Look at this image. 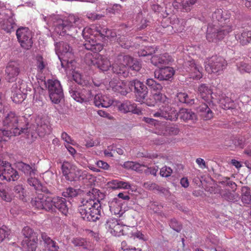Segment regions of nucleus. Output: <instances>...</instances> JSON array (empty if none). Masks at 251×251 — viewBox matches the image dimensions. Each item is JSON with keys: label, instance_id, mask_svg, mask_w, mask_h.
Returning <instances> with one entry per match:
<instances>
[{"label": "nucleus", "instance_id": "nucleus-1", "mask_svg": "<svg viewBox=\"0 0 251 251\" xmlns=\"http://www.w3.org/2000/svg\"><path fill=\"white\" fill-rule=\"evenodd\" d=\"M82 35L85 41L84 46L87 50L95 52L100 51L103 48V45L98 43L97 38L114 37L115 33L113 34L111 31L107 28H103L100 25H92L90 26L85 27L82 31Z\"/></svg>", "mask_w": 251, "mask_h": 251}, {"label": "nucleus", "instance_id": "nucleus-2", "mask_svg": "<svg viewBox=\"0 0 251 251\" xmlns=\"http://www.w3.org/2000/svg\"><path fill=\"white\" fill-rule=\"evenodd\" d=\"M96 191L97 189H93L92 192L87 193L81 201L82 204L78 208L81 218L86 221H96L100 216L101 208L100 201L96 198H91V195H94V193Z\"/></svg>", "mask_w": 251, "mask_h": 251}, {"label": "nucleus", "instance_id": "nucleus-3", "mask_svg": "<svg viewBox=\"0 0 251 251\" xmlns=\"http://www.w3.org/2000/svg\"><path fill=\"white\" fill-rule=\"evenodd\" d=\"M2 124L5 129H0V141L5 140L4 137L19 135L25 130L21 122V118L14 112L10 111L5 114Z\"/></svg>", "mask_w": 251, "mask_h": 251}, {"label": "nucleus", "instance_id": "nucleus-4", "mask_svg": "<svg viewBox=\"0 0 251 251\" xmlns=\"http://www.w3.org/2000/svg\"><path fill=\"white\" fill-rule=\"evenodd\" d=\"M82 20L77 16L70 15L66 19H58L54 23V30L59 35H67L68 40L74 42L77 32L76 28H81Z\"/></svg>", "mask_w": 251, "mask_h": 251}, {"label": "nucleus", "instance_id": "nucleus-5", "mask_svg": "<svg viewBox=\"0 0 251 251\" xmlns=\"http://www.w3.org/2000/svg\"><path fill=\"white\" fill-rule=\"evenodd\" d=\"M232 30L233 27L230 25L208 26L206 38L209 43L218 44L227 36Z\"/></svg>", "mask_w": 251, "mask_h": 251}, {"label": "nucleus", "instance_id": "nucleus-6", "mask_svg": "<svg viewBox=\"0 0 251 251\" xmlns=\"http://www.w3.org/2000/svg\"><path fill=\"white\" fill-rule=\"evenodd\" d=\"M153 97L157 102H162L165 106L162 105V107L163 108L153 113V116L154 117H159L167 120L176 121L178 118L177 111L169 106H166L169 100L166 96L158 93L155 94Z\"/></svg>", "mask_w": 251, "mask_h": 251}, {"label": "nucleus", "instance_id": "nucleus-7", "mask_svg": "<svg viewBox=\"0 0 251 251\" xmlns=\"http://www.w3.org/2000/svg\"><path fill=\"white\" fill-rule=\"evenodd\" d=\"M132 61V57L129 55L123 54H119L112 64L113 73L126 76L127 75L126 72L127 67L130 64Z\"/></svg>", "mask_w": 251, "mask_h": 251}, {"label": "nucleus", "instance_id": "nucleus-8", "mask_svg": "<svg viewBox=\"0 0 251 251\" xmlns=\"http://www.w3.org/2000/svg\"><path fill=\"white\" fill-rule=\"evenodd\" d=\"M48 88L50 100L54 103L60 102L63 97V92L61 84L58 80L49 79L45 83Z\"/></svg>", "mask_w": 251, "mask_h": 251}, {"label": "nucleus", "instance_id": "nucleus-9", "mask_svg": "<svg viewBox=\"0 0 251 251\" xmlns=\"http://www.w3.org/2000/svg\"><path fill=\"white\" fill-rule=\"evenodd\" d=\"M71 97L76 101L82 103L86 102L92 100L93 95L90 86L83 88L71 89L70 91Z\"/></svg>", "mask_w": 251, "mask_h": 251}, {"label": "nucleus", "instance_id": "nucleus-10", "mask_svg": "<svg viewBox=\"0 0 251 251\" xmlns=\"http://www.w3.org/2000/svg\"><path fill=\"white\" fill-rule=\"evenodd\" d=\"M31 205L39 210L46 211L52 210V198L45 196L43 194H38L31 201Z\"/></svg>", "mask_w": 251, "mask_h": 251}, {"label": "nucleus", "instance_id": "nucleus-11", "mask_svg": "<svg viewBox=\"0 0 251 251\" xmlns=\"http://www.w3.org/2000/svg\"><path fill=\"white\" fill-rule=\"evenodd\" d=\"M19 177L18 172L11 167L9 163L0 161V179L15 181Z\"/></svg>", "mask_w": 251, "mask_h": 251}, {"label": "nucleus", "instance_id": "nucleus-12", "mask_svg": "<svg viewBox=\"0 0 251 251\" xmlns=\"http://www.w3.org/2000/svg\"><path fill=\"white\" fill-rule=\"evenodd\" d=\"M16 36L21 47L25 50L30 49L33 44L31 31L27 27H20L16 31Z\"/></svg>", "mask_w": 251, "mask_h": 251}, {"label": "nucleus", "instance_id": "nucleus-13", "mask_svg": "<svg viewBox=\"0 0 251 251\" xmlns=\"http://www.w3.org/2000/svg\"><path fill=\"white\" fill-rule=\"evenodd\" d=\"M59 52L62 56L59 57L62 67H66V65L71 64L74 61V55L73 52L72 48L69 45L64 42L59 43L58 44Z\"/></svg>", "mask_w": 251, "mask_h": 251}, {"label": "nucleus", "instance_id": "nucleus-14", "mask_svg": "<svg viewBox=\"0 0 251 251\" xmlns=\"http://www.w3.org/2000/svg\"><path fill=\"white\" fill-rule=\"evenodd\" d=\"M226 65V60L221 56H212L205 66V70L209 74L220 73Z\"/></svg>", "mask_w": 251, "mask_h": 251}, {"label": "nucleus", "instance_id": "nucleus-15", "mask_svg": "<svg viewBox=\"0 0 251 251\" xmlns=\"http://www.w3.org/2000/svg\"><path fill=\"white\" fill-rule=\"evenodd\" d=\"M92 176L86 171L81 170L77 167L75 166L73 169L72 173H71L69 176H68V180L75 181L82 180L84 183H87L88 179H91Z\"/></svg>", "mask_w": 251, "mask_h": 251}, {"label": "nucleus", "instance_id": "nucleus-16", "mask_svg": "<svg viewBox=\"0 0 251 251\" xmlns=\"http://www.w3.org/2000/svg\"><path fill=\"white\" fill-rule=\"evenodd\" d=\"M128 85L131 86V90L134 88L135 93L140 98V100L145 99L147 96L148 88L141 81L134 79L129 82Z\"/></svg>", "mask_w": 251, "mask_h": 251}, {"label": "nucleus", "instance_id": "nucleus-17", "mask_svg": "<svg viewBox=\"0 0 251 251\" xmlns=\"http://www.w3.org/2000/svg\"><path fill=\"white\" fill-rule=\"evenodd\" d=\"M106 228L114 236H119L123 234V227L119 221L115 218L109 219L105 225Z\"/></svg>", "mask_w": 251, "mask_h": 251}, {"label": "nucleus", "instance_id": "nucleus-18", "mask_svg": "<svg viewBox=\"0 0 251 251\" xmlns=\"http://www.w3.org/2000/svg\"><path fill=\"white\" fill-rule=\"evenodd\" d=\"M198 93L201 98L206 102H213L216 95L213 93L211 87H209L205 84H201L198 87Z\"/></svg>", "mask_w": 251, "mask_h": 251}, {"label": "nucleus", "instance_id": "nucleus-19", "mask_svg": "<svg viewBox=\"0 0 251 251\" xmlns=\"http://www.w3.org/2000/svg\"><path fill=\"white\" fill-rule=\"evenodd\" d=\"M175 74V70L172 67H166L158 70L154 72V77L160 80H167L173 77Z\"/></svg>", "mask_w": 251, "mask_h": 251}, {"label": "nucleus", "instance_id": "nucleus-20", "mask_svg": "<svg viewBox=\"0 0 251 251\" xmlns=\"http://www.w3.org/2000/svg\"><path fill=\"white\" fill-rule=\"evenodd\" d=\"M52 209L53 206L58 209L64 215L66 216L68 213V208L65 198L61 197L52 198Z\"/></svg>", "mask_w": 251, "mask_h": 251}, {"label": "nucleus", "instance_id": "nucleus-21", "mask_svg": "<svg viewBox=\"0 0 251 251\" xmlns=\"http://www.w3.org/2000/svg\"><path fill=\"white\" fill-rule=\"evenodd\" d=\"M114 101L112 99L106 95L100 94L96 95L94 99V103L97 107H108L111 106Z\"/></svg>", "mask_w": 251, "mask_h": 251}, {"label": "nucleus", "instance_id": "nucleus-22", "mask_svg": "<svg viewBox=\"0 0 251 251\" xmlns=\"http://www.w3.org/2000/svg\"><path fill=\"white\" fill-rule=\"evenodd\" d=\"M151 63L156 66L167 65L172 61V57L168 53L153 55L151 59Z\"/></svg>", "mask_w": 251, "mask_h": 251}, {"label": "nucleus", "instance_id": "nucleus-23", "mask_svg": "<svg viewBox=\"0 0 251 251\" xmlns=\"http://www.w3.org/2000/svg\"><path fill=\"white\" fill-rule=\"evenodd\" d=\"M179 132V129L176 125L165 126L162 124L160 126V129L155 131V133L160 135H177Z\"/></svg>", "mask_w": 251, "mask_h": 251}, {"label": "nucleus", "instance_id": "nucleus-24", "mask_svg": "<svg viewBox=\"0 0 251 251\" xmlns=\"http://www.w3.org/2000/svg\"><path fill=\"white\" fill-rule=\"evenodd\" d=\"M187 65L189 66L187 71L190 74L191 77L196 80H199L202 77V75L201 72L202 68L197 65L194 60L187 62Z\"/></svg>", "mask_w": 251, "mask_h": 251}, {"label": "nucleus", "instance_id": "nucleus-25", "mask_svg": "<svg viewBox=\"0 0 251 251\" xmlns=\"http://www.w3.org/2000/svg\"><path fill=\"white\" fill-rule=\"evenodd\" d=\"M197 111L199 116L203 120H209L213 117V113L205 103H202L197 108Z\"/></svg>", "mask_w": 251, "mask_h": 251}, {"label": "nucleus", "instance_id": "nucleus-26", "mask_svg": "<svg viewBox=\"0 0 251 251\" xmlns=\"http://www.w3.org/2000/svg\"><path fill=\"white\" fill-rule=\"evenodd\" d=\"M95 57L97 59L95 65L102 71H107L112 66L109 60L104 56L96 54Z\"/></svg>", "mask_w": 251, "mask_h": 251}, {"label": "nucleus", "instance_id": "nucleus-27", "mask_svg": "<svg viewBox=\"0 0 251 251\" xmlns=\"http://www.w3.org/2000/svg\"><path fill=\"white\" fill-rule=\"evenodd\" d=\"M214 102L219 103L220 106L224 109H233L234 107L233 100L224 94L219 96L218 98L216 96Z\"/></svg>", "mask_w": 251, "mask_h": 251}, {"label": "nucleus", "instance_id": "nucleus-28", "mask_svg": "<svg viewBox=\"0 0 251 251\" xmlns=\"http://www.w3.org/2000/svg\"><path fill=\"white\" fill-rule=\"evenodd\" d=\"M41 237L45 248L49 251H59V247L56 242L52 240L45 232H42Z\"/></svg>", "mask_w": 251, "mask_h": 251}, {"label": "nucleus", "instance_id": "nucleus-29", "mask_svg": "<svg viewBox=\"0 0 251 251\" xmlns=\"http://www.w3.org/2000/svg\"><path fill=\"white\" fill-rule=\"evenodd\" d=\"M20 69L17 65L9 64L5 69L6 79L9 82H13L18 75Z\"/></svg>", "mask_w": 251, "mask_h": 251}, {"label": "nucleus", "instance_id": "nucleus-30", "mask_svg": "<svg viewBox=\"0 0 251 251\" xmlns=\"http://www.w3.org/2000/svg\"><path fill=\"white\" fill-rule=\"evenodd\" d=\"M230 17V13L227 10H223L222 9H217L212 14V19L222 23L228 20Z\"/></svg>", "mask_w": 251, "mask_h": 251}, {"label": "nucleus", "instance_id": "nucleus-31", "mask_svg": "<svg viewBox=\"0 0 251 251\" xmlns=\"http://www.w3.org/2000/svg\"><path fill=\"white\" fill-rule=\"evenodd\" d=\"M38 237L33 239H24L22 242V246L26 251H35L37 247Z\"/></svg>", "mask_w": 251, "mask_h": 251}, {"label": "nucleus", "instance_id": "nucleus-32", "mask_svg": "<svg viewBox=\"0 0 251 251\" xmlns=\"http://www.w3.org/2000/svg\"><path fill=\"white\" fill-rule=\"evenodd\" d=\"M22 87L17 89V84L16 83L12 87L13 101L15 103L21 102L25 99L24 92L21 90Z\"/></svg>", "mask_w": 251, "mask_h": 251}, {"label": "nucleus", "instance_id": "nucleus-33", "mask_svg": "<svg viewBox=\"0 0 251 251\" xmlns=\"http://www.w3.org/2000/svg\"><path fill=\"white\" fill-rule=\"evenodd\" d=\"M177 113L178 117L185 122L193 120L196 118L195 114L191 109L182 108Z\"/></svg>", "mask_w": 251, "mask_h": 251}, {"label": "nucleus", "instance_id": "nucleus-34", "mask_svg": "<svg viewBox=\"0 0 251 251\" xmlns=\"http://www.w3.org/2000/svg\"><path fill=\"white\" fill-rule=\"evenodd\" d=\"M136 107V105L135 103L128 100L120 103L118 105V109L125 113L130 112H133L135 110Z\"/></svg>", "mask_w": 251, "mask_h": 251}, {"label": "nucleus", "instance_id": "nucleus-35", "mask_svg": "<svg viewBox=\"0 0 251 251\" xmlns=\"http://www.w3.org/2000/svg\"><path fill=\"white\" fill-rule=\"evenodd\" d=\"M124 166L127 169H131L138 172H142L144 169L147 167V166L143 164H140L136 162L127 161L125 162Z\"/></svg>", "mask_w": 251, "mask_h": 251}, {"label": "nucleus", "instance_id": "nucleus-36", "mask_svg": "<svg viewBox=\"0 0 251 251\" xmlns=\"http://www.w3.org/2000/svg\"><path fill=\"white\" fill-rule=\"evenodd\" d=\"M236 38L243 46L247 45L251 43V30L244 31Z\"/></svg>", "mask_w": 251, "mask_h": 251}, {"label": "nucleus", "instance_id": "nucleus-37", "mask_svg": "<svg viewBox=\"0 0 251 251\" xmlns=\"http://www.w3.org/2000/svg\"><path fill=\"white\" fill-rule=\"evenodd\" d=\"M36 61L35 65L37 67V71L39 73H42L43 71L48 65L46 60L41 55H37L35 59Z\"/></svg>", "mask_w": 251, "mask_h": 251}, {"label": "nucleus", "instance_id": "nucleus-38", "mask_svg": "<svg viewBox=\"0 0 251 251\" xmlns=\"http://www.w3.org/2000/svg\"><path fill=\"white\" fill-rule=\"evenodd\" d=\"M197 0H175V3L180 4L183 11L188 12Z\"/></svg>", "mask_w": 251, "mask_h": 251}, {"label": "nucleus", "instance_id": "nucleus-39", "mask_svg": "<svg viewBox=\"0 0 251 251\" xmlns=\"http://www.w3.org/2000/svg\"><path fill=\"white\" fill-rule=\"evenodd\" d=\"M242 201L248 204H251V195L250 189L248 187H243L242 188Z\"/></svg>", "mask_w": 251, "mask_h": 251}, {"label": "nucleus", "instance_id": "nucleus-40", "mask_svg": "<svg viewBox=\"0 0 251 251\" xmlns=\"http://www.w3.org/2000/svg\"><path fill=\"white\" fill-rule=\"evenodd\" d=\"M178 100L181 103L192 104L194 103V99L189 97L187 93L179 92L176 95Z\"/></svg>", "mask_w": 251, "mask_h": 251}, {"label": "nucleus", "instance_id": "nucleus-41", "mask_svg": "<svg viewBox=\"0 0 251 251\" xmlns=\"http://www.w3.org/2000/svg\"><path fill=\"white\" fill-rule=\"evenodd\" d=\"M75 166L68 162H64L62 165V173L67 180H68V176H69L71 173H72L73 169Z\"/></svg>", "mask_w": 251, "mask_h": 251}, {"label": "nucleus", "instance_id": "nucleus-42", "mask_svg": "<svg viewBox=\"0 0 251 251\" xmlns=\"http://www.w3.org/2000/svg\"><path fill=\"white\" fill-rule=\"evenodd\" d=\"M146 84L150 89L154 91H160L162 89L161 84L157 82L152 78L147 79Z\"/></svg>", "mask_w": 251, "mask_h": 251}, {"label": "nucleus", "instance_id": "nucleus-43", "mask_svg": "<svg viewBox=\"0 0 251 251\" xmlns=\"http://www.w3.org/2000/svg\"><path fill=\"white\" fill-rule=\"evenodd\" d=\"M18 167L19 169L23 172L25 174L31 176L34 174V170L32 169L31 167L27 164L19 162L18 164Z\"/></svg>", "mask_w": 251, "mask_h": 251}, {"label": "nucleus", "instance_id": "nucleus-44", "mask_svg": "<svg viewBox=\"0 0 251 251\" xmlns=\"http://www.w3.org/2000/svg\"><path fill=\"white\" fill-rule=\"evenodd\" d=\"M22 233L25 237L24 239H33V237H38L36 233L28 226L25 227L22 230Z\"/></svg>", "mask_w": 251, "mask_h": 251}, {"label": "nucleus", "instance_id": "nucleus-45", "mask_svg": "<svg viewBox=\"0 0 251 251\" xmlns=\"http://www.w3.org/2000/svg\"><path fill=\"white\" fill-rule=\"evenodd\" d=\"M117 91L122 95H126L130 91H131V86L127 85L124 82L122 83L121 85H117L116 87Z\"/></svg>", "mask_w": 251, "mask_h": 251}, {"label": "nucleus", "instance_id": "nucleus-46", "mask_svg": "<svg viewBox=\"0 0 251 251\" xmlns=\"http://www.w3.org/2000/svg\"><path fill=\"white\" fill-rule=\"evenodd\" d=\"M13 191L17 197L20 199L24 200L25 196V192L22 185H17L13 189Z\"/></svg>", "mask_w": 251, "mask_h": 251}, {"label": "nucleus", "instance_id": "nucleus-47", "mask_svg": "<svg viewBox=\"0 0 251 251\" xmlns=\"http://www.w3.org/2000/svg\"><path fill=\"white\" fill-rule=\"evenodd\" d=\"M221 195L223 198L228 201H235L237 197L234 193L230 192L229 190H222L221 192Z\"/></svg>", "mask_w": 251, "mask_h": 251}, {"label": "nucleus", "instance_id": "nucleus-48", "mask_svg": "<svg viewBox=\"0 0 251 251\" xmlns=\"http://www.w3.org/2000/svg\"><path fill=\"white\" fill-rule=\"evenodd\" d=\"M238 70L241 73H250L251 72V66L244 62H240L237 65Z\"/></svg>", "mask_w": 251, "mask_h": 251}, {"label": "nucleus", "instance_id": "nucleus-49", "mask_svg": "<svg viewBox=\"0 0 251 251\" xmlns=\"http://www.w3.org/2000/svg\"><path fill=\"white\" fill-rule=\"evenodd\" d=\"M94 52V54H93L92 53L88 52L85 54V61L86 64L88 65H95L96 58L95 57V55L97 54V52Z\"/></svg>", "mask_w": 251, "mask_h": 251}, {"label": "nucleus", "instance_id": "nucleus-50", "mask_svg": "<svg viewBox=\"0 0 251 251\" xmlns=\"http://www.w3.org/2000/svg\"><path fill=\"white\" fill-rule=\"evenodd\" d=\"M155 52L154 48L152 47H146L145 49L138 51L139 56H146L151 55Z\"/></svg>", "mask_w": 251, "mask_h": 251}, {"label": "nucleus", "instance_id": "nucleus-51", "mask_svg": "<svg viewBox=\"0 0 251 251\" xmlns=\"http://www.w3.org/2000/svg\"><path fill=\"white\" fill-rule=\"evenodd\" d=\"M72 243L75 247H82L83 248L87 247V243L83 238L79 237L73 238Z\"/></svg>", "mask_w": 251, "mask_h": 251}, {"label": "nucleus", "instance_id": "nucleus-52", "mask_svg": "<svg viewBox=\"0 0 251 251\" xmlns=\"http://www.w3.org/2000/svg\"><path fill=\"white\" fill-rule=\"evenodd\" d=\"M150 22L146 18H142L140 23L137 25V29L138 30H141L145 29L148 25H149Z\"/></svg>", "mask_w": 251, "mask_h": 251}, {"label": "nucleus", "instance_id": "nucleus-53", "mask_svg": "<svg viewBox=\"0 0 251 251\" xmlns=\"http://www.w3.org/2000/svg\"><path fill=\"white\" fill-rule=\"evenodd\" d=\"M144 121L147 123H148L152 125H153L155 127V131L158 130L159 129H160V126L162 125L161 123H160L158 121L152 118H144Z\"/></svg>", "mask_w": 251, "mask_h": 251}, {"label": "nucleus", "instance_id": "nucleus-54", "mask_svg": "<svg viewBox=\"0 0 251 251\" xmlns=\"http://www.w3.org/2000/svg\"><path fill=\"white\" fill-rule=\"evenodd\" d=\"M77 194L75 189L73 188H68L62 193V196L65 197H74Z\"/></svg>", "mask_w": 251, "mask_h": 251}, {"label": "nucleus", "instance_id": "nucleus-55", "mask_svg": "<svg viewBox=\"0 0 251 251\" xmlns=\"http://www.w3.org/2000/svg\"><path fill=\"white\" fill-rule=\"evenodd\" d=\"M172 173V169L170 167L165 166L160 169V175L162 177H167L170 176Z\"/></svg>", "mask_w": 251, "mask_h": 251}, {"label": "nucleus", "instance_id": "nucleus-56", "mask_svg": "<svg viewBox=\"0 0 251 251\" xmlns=\"http://www.w3.org/2000/svg\"><path fill=\"white\" fill-rule=\"evenodd\" d=\"M169 225L172 229L177 232H180L182 228L181 225H180L175 219H171Z\"/></svg>", "mask_w": 251, "mask_h": 251}, {"label": "nucleus", "instance_id": "nucleus-57", "mask_svg": "<svg viewBox=\"0 0 251 251\" xmlns=\"http://www.w3.org/2000/svg\"><path fill=\"white\" fill-rule=\"evenodd\" d=\"M118 42L120 45L123 48L128 49L131 46L130 42L126 40L124 36L120 37Z\"/></svg>", "mask_w": 251, "mask_h": 251}, {"label": "nucleus", "instance_id": "nucleus-58", "mask_svg": "<svg viewBox=\"0 0 251 251\" xmlns=\"http://www.w3.org/2000/svg\"><path fill=\"white\" fill-rule=\"evenodd\" d=\"M128 67L131 70L138 72L140 70L141 65L139 61L134 60L132 58V61L130 62V64L128 66Z\"/></svg>", "mask_w": 251, "mask_h": 251}, {"label": "nucleus", "instance_id": "nucleus-59", "mask_svg": "<svg viewBox=\"0 0 251 251\" xmlns=\"http://www.w3.org/2000/svg\"><path fill=\"white\" fill-rule=\"evenodd\" d=\"M0 197L7 202H9L12 200L11 197L8 195L5 190L3 188L0 189Z\"/></svg>", "mask_w": 251, "mask_h": 251}, {"label": "nucleus", "instance_id": "nucleus-60", "mask_svg": "<svg viewBox=\"0 0 251 251\" xmlns=\"http://www.w3.org/2000/svg\"><path fill=\"white\" fill-rule=\"evenodd\" d=\"M171 23L173 25L174 27L176 28L178 31H180L184 29V25H182V24L179 25L180 20L177 18L174 19V20Z\"/></svg>", "mask_w": 251, "mask_h": 251}, {"label": "nucleus", "instance_id": "nucleus-61", "mask_svg": "<svg viewBox=\"0 0 251 251\" xmlns=\"http://www.w3.org/2000/svg\"><path fill=\"white\" fill-rule=\"evenodd\" d=\"M61 139L69 144L74 145L75 141L65 132H63L61 135Z\"/></svg>", "mask_w": 251, "mask_h": 251}, {"label": "nucleus", "instance_id": "nucleus-62", "mask_svg": "<svg viewBox=\"0 0 251 251\" xmlns=\"http://www.w3.org/2000/svg\"><path fill=\"white\" fill-rule=\"evenodd\" d=\"M121 249L120 250V251H141L142 250L141 249H136L135 248H129L126 246V242L125 241H123L121 243Z\"/></svg>", "mask_w": 251, "mask_h": 251}, {"label": "nucleus", "instance_id": "nucleus-63", "mask_svg": "<svg viewBox=\"0 0 251 251\" xmlns=\"http://www.w3.org/2000/svg\"><path fill=\"white\" fill-rule=\"evenodd\" d=\"M100 140L98 138L94 140L93 139L87 140L86 141V146L87 148L92 147L93 146H98L100 144Z\"/></svg>", "mask_w": 251, "mask_h": 251}, {"label": "nucleus", "instance_id": "nucleus-64", "mask_svg": "<svg viewBox=\"0 0 251 251\" xmlns=\"http://www.w3.org/2000/svg\"><path fill=\"white\" fill-rule=\"evenodd\" d=\"M27 183L30 186L34 187V189L37 190L39 187V183L38 180L35 177H31L27 179Z\"/></svg>", "mask_w": 251, "mask_h": 251}]
</instances>
